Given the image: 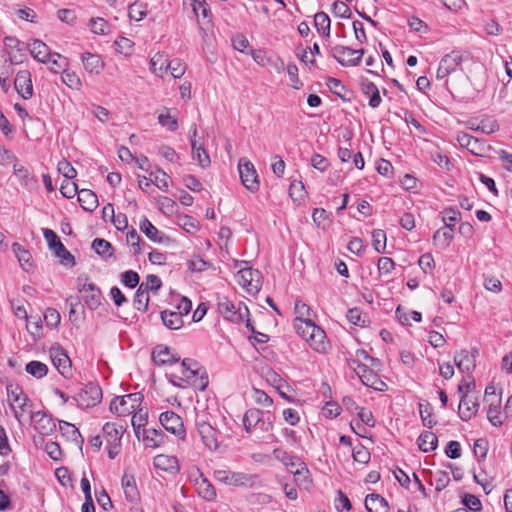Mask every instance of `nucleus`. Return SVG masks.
Segmentation results:
<instances>
[{
	"label": "nucleus",
	"mask_w": 512,
	"mask_h": 512,
	"mask_svg": "<svg viewBox=\"0 0 512 512\" xmlns=\"http://www.w3.org/2000/svg\"><path fill=\"white\" fill-rule=\"evenodd\" d=\"M172 377L200 391H204L209 383L205 368L190 358H185L181 362L179 372L172 373Z\"/></svg>",
	"instance_id": "f257e3e1"
},
{
	"label": "nucleus",
	"mask_w": 512,
	"mask_h": 512,
	"mask_svg": "<svg viewBox=\"0 0 512 512\" xmlns=\"http://www.w3.org/2000/svg\"><path fill=\"white\" fill-rule=\"evenodd\" d=\"M274 415L269 411L264 412L258 408H250L243 415V426L247 433L254 429L261 432H269L273 429Z\"/></svg>",
	"instance_id": "f03ea898"
},
{
	"label": "nucleus",
	"mask_w": 512,
	"mask_h": 512,
	"mask_svg": "<svg viewBox=\"0 0 512 512\" xmlns=\"http://www.w3.org/2000/svg\"><path fill=\"white\" fill-rule=\"evenodd\" d=\"M234 267L239 268L237 272V276L239 277L238 283L244 287L248 293H258L262 284L260 271L247 267L246 261H235Z\"/></svg>",
	"instance_id": "7ed1b4c3"
},
{
	"label": "nucleus",
	"mask_w": 512,
	"mask_h": 512,
	"mask_svg": "<svg viewBox=\"0 0 512 512\" xmlns=\"http://www.w3.org/2000/svg\"><path fill=\"white\" fill-rule=\"evenodd\" d=\"M326 48L329 51L330 56L344 67L357 66L365 54V50L363 48L352 49L344 45H327Z\"/></svg>",
	"instance_id": "20e7f679"
},
{
	"label": "nucleus",
	"mask_w": 512,
	"mask_h": 512,
	"mask_svg": "<svg viewBox=\"0 0 512 512\" xmlns=\"http://www.w3.org/2000/svg\"><path fill=\"white\" fill-rule=\"evenodd\" d=\"M274 457L282 462L288 470L296 477V481L304 482L308 480L309 470L306 464L300 458L290 455L281 448L273 450Z\"/></svg>",
	"instance_id": "39448f33"
},
{
	"label": "nucleus",
	"mask_w": 512,
	"mask_h": 512,
	"mask_svg": "<svg viewBox=\"0 0 512 512\" xmlns=\"http://www.w3.org/2000/svg\"><path fill=\"white\" fill-rule=\"evenodd\" d=\"M43 235L46 239L50 250L53 251L55 257L60 259V263L67 266L75 265L74 256L66 249L63 243L60 241L59 236L51 229H43Z\"/></svg>",
	"instance_id": "423d86ee"
},
{
	"label": "nucleus",
	"mask_w": 512,
	"mask_h": 512,
	"mask_svg": "<svg viewBox=\"0 0 512 512\" xmlns=\"http://www.w3.org/2000/svg\"><path fill=\"white\" fill-rule=\"evenodd\" d=\"M142 400L143 395L141 393L115 397L110 403V411L118 415L133 413L140 406Z\"/></svg>",
	"instance_id": "0eeeda50"
},
{
	"label": "nucleus",
	"mask_w": 512,
	"mask_h": 512,
	"mask_svg": "<svg viewBox=\"0 0 512 512\" xmlns=\"http://www.w3.org/2000/svg\"><path fill=\"white\" fill-rule=\"evenodd\" d=\"M80 408H90L96 406L102 399L101 387L94 382L86 384L74 397Z\"/></svg>",
	"instance_id": "6e6552de"
},
{
	"label": "nucleus",
	"mask_w": 512,
	"mask_h": 512,
	"mask_svg": "<svg viewBox=\"0 0 512 512\" xmlns=\"http://www.w3.org/2000/svg\"><path fill=\"white\" fill-rule=\"evenodd\" d=\"M238 170L242 184L250 192L254 193L259 189L258 175L253 163L246 158H241L238 163Z\"/></svg>",
	"instance_id": "1a4fd4ad"
},
{
	"label": "nucleus",
	"mask_w": 512,
	"mask_h": 512,
	"mask_svg": "<svg viewBox=\"0 0 512 512\" xmlns=\"http://www.w3.org/2000/svg\"><path fill=\"white\" fill-rule=\"evenodd\" d=\"M467 53L452 51L446 54L440 61L437 69V78L443 79L454 72L460 64L467 59Z\"/></svg>",
	"instance_id": "9d476101"
},
{
	"label": "nucleus",
	"mask_w": 512,
	"mask_h": 512,
	"mask_svg": "<svg viewBox=\"0 0 512 512\" xmlns=\"http://www.w3.org/2000/svg\"><path fill=\"white\" fill-rule=\"evenodd\" d=\"M214 477L217 481L232 486H248L253 483V476L243 472H233L229 470H215Z\"/></svg>",
	"instance_id": "9b49d317"
},
{
	"label": "nucleus",
	"mask_w": 512,
	"mask_h": 512,
	"mask_svg": "<svg viewBox=\"0 0 512 512\" xmlns=\"http://www.w3.org/2000/svg\"><path fill=\"white\" fill-rule=\"evenodd\" d=\"M159 421L165 430L180 439L185 437V429L181 417L174 411H165L160 414Z\"/></svg>",
	"instance_id": "f8f14e48"
},
{
	"label": "nucleus",
	"mask_w": 512,
	"mask_h": 512,
	"mask_svg": "<svg viewBox=\"0 0 512 512\" xmlns=\"http://www.w3.org/2000/svg\"><path fill=\"white\" fill-rule=\"evenodd\" d=\"M7 393L9 398L14 402L18 404V409L13 407L14 416L17 419L19 423H21V419L23 416V413H25L28 409V407L31 406V401L25 395L22 391V389L19 386H12L9 385L7 387Z\"/></svg>",
	"instance_id": "ddd939ff"
},
{
	"label": "nucleus",
	"mask_w": 512,
	"mask_h": 512,
	"mask_svg": "<svg viewBox=\"0 0 512 512\" xmlns=\"http://www.w3.org/2000/svg\"><path fill=\"white\" fill-rule=\"evenodd\" d=\"M31 421L35 430L42 435H48L56 428L52 416L44 411L31 412Z\"/></svg>",
	"instance_id": "4468645a"
},
{
	"label": "nucleus",
	"mask_w": 512,
	"mask_h": 512,
	"mask_svg": "<svg viewBox=\"0 0 512 512\" xmlns=\"http://www.w3.org/2000/svg\"><path fill=\"white\" fill-rule=\"evenodd\" d=\"M198 434L204 445L210 450H216L219 447L217 431L206 421H196Z\"/></svg>",
	"instance_id": "2eb2a0df"
},
{
	"label": "nucleus",
	"mask_w": 512,
	"mask_h": 512,
	"mask_svg": "<svg viewBox=\"0 0 512 512\" xmlns=\"http://www.w3.org/2000/svg\"><path fill=\"white\" fill-rule=\"evenodd\" d=\"M218 310L225 319L231 322L239 323L244 321V314L241 313V303H239V306L236 309L235 305L227 297L219 299Z\"/></svg>",
	"instance_id": "dca6fc26"
},
{
	"label": "nucleus",
	"mask_w": 512,
	"mask_h": 512,
	"mask_svg": "<svg viewBox=\"0 0 512 512\" xmlns=\"http://www.w3.org/2000/svg\"><path fill=\"white\" fill-rule=\"evenodd\" d=\"M14 87L16 91L25 100L30 99L33 95V85L31 80V74L28 70H21L16 74L14 80Z\"/></svg>",
	"instance_id": "f3484780"
},
{
	"label": "nucleus",
	"mask_w": 512,
	"mask_h": 512,
	"mask_svg": "<svg viewBox=\"0 0 512 512\" xmlns=\"http://www.w3.org/2000/svg\"><path fill=\"white\" fill-rule=\"evenodd\" d=\"M190 141H191V148H192V158L198 162V164L205 168L208 167L211 163L210 157L206 150L203 148L202 145H198L196 141L197 136V126L196 124H193L190 128Z\"/></svg>",
	"instance_id": "a211bd4d"
},
{
	"label": "nucleus",
	"mask_w": 512,
	"mask_h": 512,
	"mask_svg": "<svg viewBox=\"0 0 512 512\" xmlns=\"http://www.w3.org/2000/svg\"><path fill=\"white\" fill-rule=\"evenodd\" d=\"M476 354L477 349H473V352L468 350H461L454 355V362L457 368L462 372L471 373L476 367Z\"/></svg>",
	"instance_id": "6ab92c4d"
},
{
	"label": "nucleus",
	"mask_w": 512,
	"mask_h": 512,
	"mask_svg": "<svg viewBox=\"0 0 512 512\" xmlns=\"http://www.w3.org/2000/svg\"><path fill=\"white\" fill-rule=\"evenodd\" d=\"M50 357L58 372L64 377H68L71 372V360L68 355L60 348H52Z\"/></svg>",
	"instance_id": "aec40b11"
},
{
	"label": "nucleus",
	"mask_w": 512,
	"mask_h": 512,
	"mask_svg": "<svg viewBox=\"0 0 512 512\" xmlns=\"http://www.w3.org/2000/svg\"><path fill=\"white\" fill-rule=\"evenodd\" d=\"M180 360V357L172 354L169 347L165 345H157L152 350V361L155 365L162 366L173 364Z\"/></svg>",
	"instance_id": "412c9836"
},
{
	"label": "nucleus",
	"mask_w": 512,
	"mask_h": 512,
	"mask_svg": "<svg viewBox=\"0 0 512 512\" xmlns=\"http://www.w3.org/2000/svg\"><path fill=\"white\" fill-rule=\"evenodd\" d=\"M457 141L461 147L467 148V150L474 155L481 156L484 151V143L470 134H459Z\"/></svg>",
	"instance_id": "4be33fe9"
},
{
	"label": "nucleus",
	"mask_w": 512,
	"mask_h": 512,
	"mask_svg": "<svg viewBox=\"0 0 512 512\" xmlns=\"http://www.w3.org/2000/svg\"><path fill=\"white\" fill-rule=\"evenodd\" d=\"M29 50L33 58L38 60L41 63L47 64L50 61V57L53 52L50 51V48L41 40L35 39L29 45Z\"/></svg>",
	"instance_id": "5701e85b"
},
{
	"label": "nucleus",
	"mask_w": 512,
	"mask_h": 512,
	"mask_svg": "<svg viewBox=\"0 0 512 512\" xmlns=\"http://www.w3.org/2000/svg\"><path fill=\"white\" fill-rule=\"evenodd\" d=\"M122 488L128 501L134 502L138 499L139 493L135 481V477L128 470H125L121 479Z\"/></svg>",
	"instance_id": "b1692460"
},
{
	"label": "nucleus",
	"mask_w": 512,
	"mask_h": 512,
	"mask_svg": "<svg viewBox=\"0 0 512 512\" xmlns=\"http://www.w3.org/2000/svg\"><path fill=\"white\" fill-rule=\"evenodd\" d=\"M140 231L152 242L162 243L167 238L165 234L157 229L146 217L139 223Z\"/></svg>",
	"instance_id": "393cba45"
},
{
	"label": "nucleus",
	"mask_w": 512,
	"mask_h": 512,
	"mask_svg": "<svg viewBox=\"0 0 512 512\" xmlns=\"http://www.w3.org/2000/svg\"><path fill=\"white\" fill-rule=\"evenodd\" d=\"M365 508L368 512H389L387 500L379 494H369L365 498Z\"/></svg>",
	"instance_id": "a878e982"
},
{
	"label": "nucleus",
	"mask_w": 512,
	"mask_h": 512,
	"mask_svg": "<svg viewBox=\"0 0 512 512\" xmlns=\"http://www.w3.org/2000/svg\"><path fill=\"white\" fill-rule=\"evenodd\" d=\"M80 206L87 212H93L98 207V197L90 189H81L78 192Z\"/></svg>",
	"instance_id": "bb28decb"
},
{
	"label": "nucleus",
	"mask_w": 512,
	"mask_h": 512,
	"mask_svg": "<svg viewBox=\"0 0 512 512\" xmlns=\"http://www.w3.org/2000/svg\"><path fill=\"white\" fill-rule=\"evenodd\" d=\"M478 407L479 404L477 402L469 401L468 396L463 394L458 408L459 417L463 421L470 420L476 414Z\"/></svg>",
	"instance_id": "cd10ccee"
},
{
	"label": "nucleus",
	"mask_w": 512,
	"mask_h": 512,
	"mask_svg": "<svg viewBox=\"0 0 512 512\" xmlns=\"http://www.w3.org/2000/svg\"><path fill=\"white\" fill-rule=\"evenodd\" d=\"M361 89L365 95L369 96V106L371 108L379 107L382 99L377 86L373 82L365 79L361 82Z\"/></svg>",
	"instance_id": "c85d7f7f"
},
{
	"label": "nucleus",
	"mask_w": 512,
	"mask_h": 512,
	"mask_svg": "<svg viewBox=\"0 0 512 512\" xmlns=\"http://www.w3.org/2000/svg\"><path fill=\"white\" fill-rule=\"evenodd\" d=\"M82 63L86 71L89 73H100L104 67L101 57L97 54L89 52L82 54Z\"/></svg>",
	"instance_id": "c756f323"
},
{
	"label": "nucleus",
	"mask_w": 512,
	"mask_h": 512,
	"mask_svg": "<svg viewBox=\"0 0 512 512\" xmlns=\"http://www.w3.org/2000/svg\"><path fill=\"white\" fill-rule=\"evenodd\" d=\"M105 440L108 444H121L123 436V427L117 426L115 423H105L102 428Z\"/></svg>",
	"instance_id": "7c9ffc66"
},
{
	"label": "nucleus",
	"mask_w": 512,
	"mask_h": 512,
	"mask_svg": "<svg viewBox=\"0 0 512 512\" xmlns=\"http://www.w3.org/2000/svg\"><path fill=\"white\" fill-rule=\"evenodd\" d=\"M195 485L199 496L203 499L212 501L216 498V490L214 486L207 478L203 477V475L196 480Z\"/></svg>",
	"instance_id": "2f4dec72"
},
{
	"label": "nucleus",
	"mask_w": 512,
	"mask_h": 512,
	"mask_svg": "<svg viewBox=\"0 0 512 512\" xmlns=\"http://www.w3.org/2000/svg\"><path fill=\"white\" fill-rule=\"evenodd\" d=\"M153 464L156 469L167 472H176L179 469L178 461L175 457L163 454L154 457Z\"/></svg>",
	"instance_id": "473e14b6"
},
{
	"label": "nucleus",
	"mask_w": 512,
	"mask_h": 512,
	"mask_svg": "<svg viewBox=\"0 0 512 512\" xmlns=\"http://www.w3.org/2000/svg\"><path fill=\"white\" fill-rule=\"evenodd\" d=\"M161 320L163 324L171 330H178L184 324L181 313L170 310H164L161 312Z\"/></svg>",
	"instance_id": "72a5a7b5"
},
{
	"label": "nucleus",
	"mask_w": 512,
	"mask_h": 512,
	"mask_svg": "<svg viewBox=\"0 0 512 512\" xmlns=\"http://www.w3.org/2000/svg\"><path fill=\"white\" fill-rule=\"evenodd\" d=\"M142 434L143 442L145 443L146 447L156 448L163 442L164 434L161 430L144 428Z\"/></svg>",
	"instance_id": "f704fd0d"
},
{
	"label": "nucleus",
	"mask_w": 512,
	"mask_h": 512,
	"mask_svg": "<svg viewBox=\"0 0 512 512\" xmlns=\"http://www.w3.org/2000/svg\"><path fill=\"white\" fill-rule=\"evenodd\" d=\"M438 445L437 436L431 431H424L418 438V447L423 452H429L436 449Z\"/></svg>",
	"instance_id": "c9c22d12"
},
{
	"label": "nucleus",
	"mask_w": 512,
	"mask_h": 512,
	"mask_svg": "<svg viewBox=\"0 0 512 512\" xmlns=\"http://www.w3.org/2000/svg\"><path fill=\"white\" fill-rule=\"evenodd\" d=\"M326 334L319 326L312 329V333L309 336V345L316 351L322 352L326 349Z\"/></svg>",
	"instance_id": "e433bc0d"
},
{
	"label": "nucleus",
	"mask_w": 512,
	"mask_h": 512,
	"mask_svg": "<svg viewBox=\"0 0 512 512\" xmlns=\"http://www.w3.org/2000/svg\"><path fill=\"white\" fill-rule=\"evenodd\" d=\"M314 26L320 35L324 37L330 35L331 21L325 12H317L314 15Z\"/></svg>",
	"instance_id": "4c0bfd02"
},
{
	"label": "nucleus",
	"mask_w": 512,
	"mask_h": 512,
	"mask_svg": "<svg viewBox=\"0 0 512 512\" xmlns=\"http://www.w3.org/2000/svg\"><path fill=\"white\" fill-rule=\"evenodd\" d=\"M453 240V231L449 230L445 226L438 229L433 235V242L436 246L445 249Z\"/></svg>",
	"instance_id": "58836bf2"
},
{
	"label": "nucleus",
	"mask_w": 512,
	"mask_h": 512,
	"mask_svg": "<svg viewBox=\"0 0 512 512\" xmlns=\"http://www.w3.org/2000/svg\"><path fill=\"white\" fill-rule=\"evenodd\" d=\"M59 427L64 436H66L68 439L73 440L75 442H80V447H82V444L84 442L83 437L81 436L78 428L69 422L66 421H59Z\"/></svg>",
	"instance_id": "ea45409f"
},
{
	"label": "nucleus",
	"mask_w": 512,
	"mask_h": 512,
	"mask_svg": "<svg viewBox=\"0 0 512 512\" xmlns=\"http://www.w3.org/2000/svg\"><path fill=\"white\" fill-rule=\"evenodd\" d=\"M355 371L361 382L367 387L373 385V381L376 380V377H378V374L365 364H358L355 368Z\"/></svg>",
	"instance_id": "a19ab883"
},
{
	"label": "nucleus",
	"mask_w": 512,
	"mask_h": 512,
	"mask_svg": "<svg viewBox=\"0 0 512 512\" xmlns=\"http://www.w3.org/2000/svg\"><path fill=\"white\" fill-rule=\"evenodd\" d=\"M12 250L15 253V255L17 256L18 261H19L20 265L23 267V269L28 271L29 268L32 267V263L30 262V260H31L30 252L28 250H26L19 243H13Z\"/></svg>",
	"instance_id": "79ce46f5"
},
{
	"label": "nucleus",
	"mask_w": 512,
	"mask_h": 512,
	"mask_svg": "<svg viewBox=\"0 0 512 512\" xmlns=\"http://www.w3.org/2000/svg\"><path fill=\"white\" fill-rule=\"evenodd\" d=\"M158 122L161 126L167 128V130L171 132L178 129V121L175 116L170 114V109L168 108H164L158 115Z\"/></svg>",
	"instance_id": "37998d69"
},
{
	"label": "nucleus",
	"mask_w": 512,
	"mask_h": 512,
	"mask_svg": "<svg viewBox=\"0 0 512 512\" xmlns=\"http://www.w3.org/2000/svg\"><path fill=\"white\" fill-rule=\"evenodd\" d=\"M419 413L425 427L432 428L436 425V420L433 417V407L430 403H419Z\"/></svg>",
	"instance_id": "c03bdc74"
},
{
	"label": "nucleus",
	"mask_w": 512,
	"mask_h": 512,
	"mask_svg": "<svg viewBox=\"0 0 512 512\" xmlns=\"http://www.w3.org/2000/svg\"><path fill=\"white\" fill-rule=\"evenodd\" d=\"M92 249L100 256L107 258L112 256L113 247L105 239L102 238H96L92 242Z\"/></svg>",
	"instance_id": "a18cd8bd"
},
{
	"label": "nucleus",
	"mask_w": 512,
	"mask_h": 512,
	"mask_svg": "<svg viewBox=\"0 0 512 512\" xmlns=\"http://www.w3.org/2000/svg\"><path fill=\"white\" fill-rule=\"evenodd\" d=\"M25 370L28 374L32 375L33 377L41 379L47 375L48 367L46 364L40 361L33 360L26 365Z\"/></svg>",
	"instance_id": "49530a36"
},
{
	"label": "nucleus",
	"mask_w": 512,
	"mask_h": 512,
	"mask_svg": "<svg viewBox=\"0 0 512 512\" xmlns=\"http://www.w3.org/2000/svg\"><path fill=\"white\" fill-rule=\"evenodd\" d=\"M149 300V295L144 291V288L138 287L134 295L133 306L135 309L145 312L148 309Z\"/></svg>",
	"instance_id": "de8ad7c7"
},
{
	"label": "nucleus",
	"mask_w": 512,
	"mask_h": 512,
	"mask_svg": "<svg viewBox=\"0 0 512 512\" xmlns=\"http://www.w3.org/2000/svg\"><path fill=\"white\" fill-rule=\"evenodd\" d=\"M294 327L296 328L297 332L301 334V336L308 342L309 336L312 333V329L316 328L317 325L309 317H307L305 320L294 323Z\"/></svg>",
	"instance_id": "09e8293b"
},
{
	"label": "nucleus",
	"mask_w": 512,
	"mask_h": 512,
	"mask_svg": "<svg viewBox=\"0 0 512 512\" xmlns=\"http://www.w3.org/2000/svg\"><path fill=\"white\" fill-rule=\"evenodd\" d=\"M442 214V220L445 224V227L449 228L451 231H454L456 222L460 220V212L453 208H446L443 210Z\"/></svg>",
	"instance_id": "8fccbe9b"
},
{
	"label": "nucleus",
	"mask_w": 512,
	"mask_h": 512,
	"mask_svg": "<svg viewBox=\"0 0 512 512\" xmlns=\"http://www.w3.org/2000/svg\"><path fill=\"white\" fill-rule=\"evenodd\" d=\"M372 246L376 252H384L386 248V233L384 230L376 229L372 232Z\"/></svg>",
	"instance_id": "3c124183"
},
{
	"label": "nucleus",
	"mask_w": 512,
	"mask_h": 512,
	"mask_svg": "<svg viewBox=\"0 0 512 512\" xmlns=\"http://www.w3.org/2000/svg\"><path fill=\"white\" fill-rule=\"evenodd\" d=\"M500 399H496V402L493 401L490 402L489 408L487 411V417L488 420L491 422L494 426H501L503 421L500 418Z\"/></svg>",
	"instance_id": "603ef678"
},
{
	"label": "nucleus",
	"mask_w": 512,
	"mask_h": 512,
	"mask_svg": "<svg viewBox=\"0 0 512 512\" xmlns=\"http://www.w3.org/2000/svg\"><path fill=\"white\" fill-rule=\"evenodd\" d=\"M169 63V60L166 55L157 53L154 55V57L151 59V69L154 73L160 74L164 71H167V64Z\"/></svg>",
	"instance_id": "864d4df0"
},
{
	"label": "nucleus",
	"mask_w": 512,
	"mask_h": 512,
	"mask_svg": "<svg viewBox=\"0 0 512 512\" xmlns=\"http://www.w3.org/2000/svg\"><path fill=\"white\" fill-rule=\"evenodd\" d=\"M62 81L71 89L78 90L82 85L79 76L75 72L69 71L67 69H64L62 72Z\"/></svg>",
	"instance_id": "5fc2aeb1"
},
{
	"label": "nucleus",
	"mask_w": 512,
	"mask_h": 512,
	"mask_svg": "<svg viewBox=\"0 0 512 512\" xmlns=\"http://www.w3.org/2000/svg\"><path fill=\"white\" fill-rule=\"evenodd\" d=\"M139 287L144 288V291L147 293L149 291L155 293L162 287V281L158 276H156L154 274H149L146 277V281L142 282L139 285Z\"/></svg>",
	"instance_id": "6e6d98bb"
},
{
	"label": "nucleus",
	"mask_w": 512,
	"mask_h": 512,
	"mask_svg": "<svg viewBox=\"0 0 512 512\" xmlns=\"http://www.w3.org/2000/svg\"><path fill=\"white\" fill-rule=\"evenodd\" d=\"M352 457L355 462L367 464L370 461V452L362 444H358L352 450Z\"/></svg>",
	"instance_id": "4d7b16f0"
},
{
	"label": "nucleus",
	"mask_w": 512,
	"mask_h": 512,
	"mask_svg": "<svg viewBox=\"0 0 512 512\" xmlns=\"http://www.w3.org/2000/svg\"><path fill=\"white\" fill-rule=\"evenodd\" d=\"M347 319L356 326L364 327L366 325V316L359 308H351L347 312Z\"/></svg>",
	"instance_id": "13d9d810"
},
{
	"label": "nucleus",
	"mask_w": 512,
	"mask_h": 512,
	"mask_svg": "<svg viewBox=\"0 0 512 512\" xmlns=\"http://www.w3.org/2000/svg\"><path fill=\"white\" fill-rule=\"evenodd\" d=\"M49 63L51 64L49 69L54 73H58L59 69H66L68 65L67 58L57 52H53V54L50 57Z\"/></svg>",
	"instance_id": "bf43d9fd"
},
{
	"label": "nucleus",
	"mask_w": 512,
	"mask_h": 512,
	"mask_svg": "<svg viewBox=\"0 0 512 512\" xmlns=\"http://www.w3.org/2000/svg\"><path fill=\"white\" fill-rule=\"evenodd\" d=\"M167 70L174 78H180L186 71V64L180 59L169 60Z\"/></svg>",
	"instance_id": "052dcab7"
},
{
	"label": "nucleus",
	"mask_w": 512,
	"mask_h": 512,
	"mask_svg": "<svg viewBox=\"0 0 512 512\" xmlns=\"http://www.w3.org/2000/svg\"><path fill=\"white\" fill-rule=\"evenodd\" d=\"M488 441L484 438L475 440L473 445V452L478 461L486 458L488 452Z\"/></svg>",
	"instance_id": "680f3d73"
},
{
	"label": "nucleus",
	"mask_w": 512,
	"mask_h": 512,
	"mask_svg": "<svg viewBox=\"0 0 512 512\" xmlns=\"http://www.w3.org/2000/svg\"><path fill=\"white\" fill-rule=\"evenodd\" d=\"M57 170L65 178L69 180L74 179L77 176L76 169L66 159H62L61 161L58 162Z\"/></svg>",
	"instance_id": "e2e57ef3"
},
{
	"label": "nucleus",
	"mask_w": 512,
	"mask_h": 512,
	"mask_svg": "<svg viewBox=\"0 0 512 512\" xmlns=\"http://www.w3.org/2000/svg\"><path fill=\"white\" fill-rule=\"evenodd\" d=\"M462 503L465 506L464 508L473 512H479L482 509L481 501L478 497L472 494H464L462 497Z\"/></svg>",
	"instance_id": "0e129e2a"
},
{
	"label": "nucleus",
	"mask_w": 512,
	"mask_h": 512,
	"mask_svg": "<svg viewBox=\"0 0 512 512\" xmlns=\"http://www.w3.org/2000/svg\"><path fill=\"white\" fill-rule=\"evenodd\" d=\"M179 225L188 233L194 234L199 230V223L191 216L179 217Z\"/></svg>",
	"instance_id": "69168bd1"
},
{
	"label": "nucleus",
	"mask_w": 512,
	"mask_h": 512,
	"mask_svg": "<svg viewBox=\"0 0 512 512\" xmlns=\"http://www.w3.org/2000/svg\"><path fill=\"white\" fill-rule=\"evenodd\" d=\"M140 281V277L137 272L128 270L121 274V282L128 288H135Z\"/></svg>",
	"instance_id": "338daca9"
},
{
	"label": "nucleus",
	"mask_w": 512,
	"mask_h": 512,
	"mask_svg": "<svg viewBox=\"0 0 512 512\" xmlns=\"http://www.w3.org/2000/svg\"><path fill=\"white\" fill-rule=\"evenodd\" d=\"M146 15L145 7L140 2H134L129 6V17L131 20L140 21Z\"/></svg>",
	"instance_id": "774afa93"
}]
</instances>
